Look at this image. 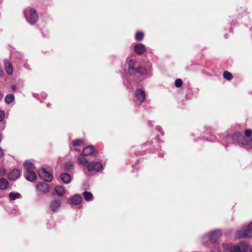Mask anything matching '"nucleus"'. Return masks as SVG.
Returning a JSON list of instances; mask_svg holds the SVG:
<instances>
[{"mask_svg":"<svg viewBox=\"0 0 252 252\" xmlns=\"http://www.w3.org/2000/svg\"><path fill=\"white\" fill-rule=\"evenodd\" d=\"M224 140L227 141L228 143H237L238 145L245 147L246 148H252V140H247L240 132H236L232 135H227Z\"/></svg>","mask_w":252,"mask_h":252,"instance_id":"f257e3e1","label":"nucleus"},{"mask_svg":"<svg viewBox=\"0 0 252 252\" xmlns=\"http://www.w3.org/2000/svg\"><path fill=\"white\" fill-rule=\"evenodd\" d=\"M220 236V230H213L202 236V243L206 247H211V245L216 244Z\"/></svg>","mask_w":252,"mask_h":252,"instance_id":"f03ea898","label":"nucleus"},{"mask_svg":"<svg viewBox=\"0 0 252 252\" xmlns=\"http://www.w3.org/2000/svg\"><path fill=\"white\" fill-rule=\"evenodd\" d=\"M24 15L28 22L32 25H34L38 19V16L34 8L28 7L24 11Z\"/></svg>","mask_w":252,"mask_h":252,"instance_id":"7ed1b4c3","label":"nucleus"},{"mask_svg":"<svg viewBox=\"0 0 252 252\" xmlns=\"http://www.w3.org/2000/svg\"><path fill=\"white\" fill-rule=\"evenodd\" d=\"M252 236V224H249L245 225L241 229L237 230L235 238L236 239L245 238L250 237Z\"/></svg>","mask_w":252,"mask_h":252,"instance_id":"20e7f679","label":"nucleus"},{"mask_svg":"<svg viewBox=\"0 0 252 252\" xmlns=\"http://www.w3.org/2000/svg\"><path fill=\"white\" fill-rule=\"evenodd\" d=\"M252 236V224H249L245 225L241 229L237 230L235 238L236 239L245 238L250 237Z\"/></svg>","mask_w":252,"mask_h":252,"instance_id":"39448f33","label":"nucleus"},{"mask_svg":"<svg viewBox=\"0 0 252 252\" xmlns=\"http://www.w3.org/2000/svg\"><path fill=\"white\" fill-rule=\"evenodd\" d=\"M146 99V94L142 89H136L134 93V101L141 104Z\"/></svg>","mask_w":252,"mask_h":252,"instance_id":"423d86ee","label":"nucleus"},{"mask_svg":"<svg viewBox=\"0 0 252 252\" xmlns=\"http://www.w3.org/2000/svg\"><path fill=\"white\" fill-rule=\"evenodd\" d=\"M223 252H243L242 249L238 246L230 244H223L221 245V251Z\"/></svg>","mask_w":252,"mask_h":252,"instance_id":"0eeeda50","label":"nucleus"},{"mask_svg":"<svg viewBox=\"0 0 252 252\" xmlns=\"http://www.w3.org/2000/svg\"><path fill=\"white\" fill-rule=\"evenodd\" d=\"M37 173L39 178L47 182H51L53 180V175L44 168L39 169Z\"/></svg>","mask_w":252,"mask_h":252,"instance_id":"6e6552de","label":"nucleus"},{"mask_svg":"<svg viewBox=\"0 0 252 252\" xmlns=\"http://www.w3.org/2000/svg\"><path fill=\"white\" fill-rule=\"evenodd\" d=\"M102 169V165L99 161H93L88 165L87 170L89 172L95 171L98 172Z\"/></svg>","mask_w":252,"mask_h":252,"instance_id":"1a4fd4ad","label":"nucleus"},{"mask_svg":"<svg viewBox=\"0 0 252 252\" xmlns=\"http://www.w3.org/2000/svg\"><path fill=\"white\" fill-rule=\"evenodd\" d=\"M37 188L39 191L43 193H47L50 191L49 185L43 182L38 183L37 185Z\"/></svg>","mask_w":252,"mask_h":252,"instance_id":"9d476101","label":"nucleus"},{"mask_svg":"<svg viewBox=\"0 0 252 252\" xmlns=\"http://www.w3.org/2000/svg\"><path fill=\"white\" fill-rule=\"evenodd\" d=\"M24 176L27 181L31 182H33L37 178L35 173L31 170L25 171Z\"/></svg>","mask_w":252,"mask_h":252,"instance_id":"9b49d317","label":"nucleus"},{"mask_svg":"<svg viewBox=\"0 0 252 252\" xmlns=\"http://www.w3.org/2000/svg\"><path fill=\"white\" fill-rule=\"evenodd\" d=\"M135 52L139 55H142L146 51L145 46L142 43H138L134 47Z\"/></svg>","mask_w":252,"mask_h":252,"instance_id":"f8f14e48","label":"nucleus"},{"mask_svg":"<svg viewBox=\"0 0 252 252\" xmlns=\"http://www.w3.org/2000/svg\"><path fill=\"white\" fill-rule=\"evenodd\" d=\"M20 173L18 169H14L13 171L10 172L8 175V177L9 180L15 181L20 177Z\"/></svg>","mask_w":252,"mask_h":252,"instance_id":"ddd939ff","label":"nucleus"},{"mask_svg":"<svg viewBox=\"0 0 252 252\" xmlns=\"http://www.w3.org/2000/svg\"><path fill=\"white\" fill-rule=\"evenodd\" d=\"M94 152V148L92 146H89L84 148L81 155L83 156H88L92 155Z\"/></svg>","mask_w":252,"mask_h":252,"instance_id":"4468645a","label":"nucleus"},{"mask_svg":"<svg viewBox=\"0 0 252 252\" xmlns=\"http://www.w3.org/2000/svg\"><path fill=\"white\" fill-rule=\"evenodd\" d=\"M61 205V201L60 200H54L51 202L50 209L53 212L57 211Z\"/></svg>","mask_w":252,"mask_h":252,"instance_id":"2eb2a0df","label":"nucleus"},{"mask_svg":"<svg viewBox=\"0 0 252 252\" xmlns=\"http://www.w3.org/2000/svg\"><path fill=\"white\" fill-rule=\"evenodd\" d=\"M71 203L74 205L80 204L82 201V197L81 195L76 194L74 195L70 199Z\"/></svg>","mask_w":252,"mask_h":252,"instance_id":"dca6fc26","label":"nucleus"},{"mask_svg":"<svg viewBox=\"0 0 252 252\" xmlns=\"http://www.w3.org/2000/svg\"><path fill=\"white\" fill-rule=\"evenodd\" d=\"M135 63V61L133 59L130 60L128 62V73L131 76H135L134 70L135 69V67L134 66Z\"/></svg>","mask_w":252,"mask_h":252,"instance_id":"f3484780","label":"nucleus"},{"mask_svg":"<svg viewBox=\"0 0 252 252\" xmlns=\"http://www.w3.org/2000/svg\"><path fill=\"white\" fill-rule=\"evenodd\" d=\"M135 76L136 73H139L141 75H147L148 74V71L147 69L142 65H139L138 67H136L134 70Z\"/></svg>","mask_w":252,"mask_h":252,"instance_id":"a211bd4d","label":"nucleus"},{"mask_svg":"<svg viewBox=\"0 0 252 252\" xmlns=\"http://www.w3.org/2000/svg\"><path fill=\"white\" fill-rule=\"evenodd\" d=\"M61 180L65 184H69L71 180V176L67 173H63L60 175Z\"/></svg>","mask_w":252,"mask_h":252,"instance_id":"6ab92c4d","label":"nucleus"},{"mask_svg":"<svg viewBox=\"0 0 252 252\" xmlns=\"http://www.w3.org/2000/svg\"><path fill=\"white\" fill-rule=\"evenodd\" d=\"M9 182L5 178H2L0 179V189H6L9 187Z\"/></svg>","mask_w":252,"mask_h":252,"instance_id":"aec40b11","label":"nucleus"},{"mask_svg":"<svg viewBox=\"0 0 252 252\" xmlns=\"http://www.w3.org/2000/svg\"><path fill=\"white\" fill-rule=\"evenodd\" d=\"M55 191L58 195L62 196L65 193L66 189L63 186H57L55 187Z\"/></svg>","mask_w":252,"mask_h":252,"instance_id":"412c9836","label":"nucleus"},{"mask_svg":"<svg viewBox=\"0 0 252 252\" xmlns=\"http://www.w3.org/2000/svg\"><path fill=\"white\" fill-rule=\"evenodd\" d=\"M24 168L25 171L27 170H32L34 169L35 166L33 163L31 162L29 160H26L24 163Z\"/></svg>","mask_w":252,"mask_h":252,"instance_id":"4be33fe9","label":"nucleus"},{"mask_svg":"<svg viewBox=\"0 0 252 252\" xmlns=\"http://www.w3.org/2000/svg\"><path fill=\"white\" fill-rule=\"evenodd\" d=\"M78 163L80 165H83L84 166H88L89 164L88 160L85 158L82 157H79L77 158Z\"/></svg>","mask_w":252,"mask_h":252,"instance_id":"5701e85b","label":"nucleus"},{"mask_svg":"<svg viewBox=\"0 0 252 252\" xmlns=\"http://www.w3.org/2000/svg\"><path fill=\"white\" fill-rule=\"evenodd\" d=\"M73 162L71 161L66 162L64 164L65 170L68 172H71L73 169Z\"/></svg>","mask_w":252,"mask_h":252,"instance_id":"b1692460","label":"nucleus"},{"mask_svg":"<svg viewBox=\"0 0 252 252\" xmlns=\"http://www.w3.org/2000/svg\"><path fill=\"white\" fill-rule=\"evenodd\" d=\"M20 196L21 194L19 192H10L8 194V196L11 200H14L16 198H19L20 197Z\"/></svg>","mask_w":252,"mask_h":252,"instance_id":"393cba45","label":"nucleus"},{"mask_svg":"<svg viewBox=\"0 0 252 252\" xmlns=\"http://www.w3.org/2000/svg\"><path fill=\"white\" fill-rule=\"evenodd\" d=\"M83 195L84 197V199L87 201L92 200L93 197V194L91 192L88 191H84L83 193Z\"/></svg>","mask_w":252,"mask_h":252,"instance_id":"a878e982","label":"nucleus"},{"mask_svg":"<svg viewBox=\"0 0 252 252\" xmlns=\"http://www.w3.org/2000/svg\"><path fill=\"white\" fill-rule=\"evenodd\" d=\"M14 100V96L12 94H8L5 97V102L9 104L11 103Z\"/></svg>","mask_w":252,"mask_h":252,"instance_id":"bb28decb","label":"nucleus"},{"mask_svg":"<svg viewBox=\"0 0 252 252\" xmlns=\"http://www.w3.org/2000/svg\"><path fill=\"white\" fill-rule=\"evenodd\" d=\"M5 69L7 73L10 75L12 73L13 70L11 64L9 63H5L4 64Z\"/></svg>","mask_w":252,"mask_h":252,"instance_id":"cd10ccee","label":"nucleus"},{"mask_svg":"<svg viewBox=\"0 0 252 252\" xmlns=\"http://www.w3.org/2000/svg\"><path fill=\"white\" fill-rule=\"evenodd\" d=\"M223 76L227 80H230L233 78V75L232 73L227 71H225L223 72Z\"/></svg>","mask_w":252,"mask_h":252,"instance_id":"c85d7f7f","label":"nucleus"},{"mask_svg":"<svg viewBox=\"0 0 252 252\" xmlns=\"http://www.w3.org/2000/svg\"><path fill=\"white\" fill-rule=\"evenodd\" d=\"M144 38V33L142 32H138L135 34V39L137 41H141Z\"/></svg>","mask_w":252,"mask_h":252,"instance_id":"c756f323","label":"nucleus"},{"mask_svg":"<svg viewBox=\"0 0 252 252\" xmlns=\"http://www.w3.org/2000/svg\"><path fill=\"white\" fill-rule=\"evenodd\" d=\"M83 143V141L81 139H76L72 141V144L74 147H79Z\"/></svg>","mask_w":252,"mask_h":252,"instance_id":"7c9ffc66","label":"nucleus"},{"mask_svg":"<svg viewBox=\"0 0 252 252\" xmlns=\"http://www.w3.org/2000/svg\"><path fill=\"white\" fill-rule=\"evenodd\" d=\"M183 84V81L181 79H177L175 82V85L176 87L179 88Z\"/></svg>","mask_w":252,"mask_h":252,"instance_id":"2f4dec72","label":"nucleus"},{"mask_svg":"<svg viewBox=\"0 0 252 252\" xmlns=\"http://www.w3.org/2000/svg\"><path fill=\"white\" fill-rule=\"evenodd\" d=\"M243 250L245 252L247 251H250V252H252V246L250 245H246L243 248Z\"/></svg>","mask_w":252,"mask_h":252,"instance_id":"473e14b6","label":"nucleus"},{"mask_svg":"<svg viewBox=\"0 0 252 252\" xmlns=\"http://www.w3.org/2000/svg\"><path fill=\"white\" fill-rule=\"evenodd\" d=\"M252 130L250 129H248L245 130V136H246L247 137H249L250 136H251L252 135Z\"/></svg>","mask_w":252,"mask_h":252,"instance_id":"72a5a7b5","label":"nucleus"},{"mask_svg":"<svg viewBox=\"0 0 252 252\" xmlns=\"http://www.w3.org/2000/svg\"><path fill=\"white\" fill-rule=\"evenodd\" d=\"M5 117V113L2 110H0V122L3 120Z\"/></svg>","mask_w":252,"mask_h":252,"instance_id":"f704fd0d","label":"nucleus"},{"mask_svg":"<svg viewBox=\"0 0 252 252\" xmlns=\"http://www.w3.org/2000/svg\"><path fill=\"white\" fill-rule=\"evenodd\" d=\"M156 129L158 130L160 133L161 134V135H163V132L162 131V128L160 126H157L156 127Z\"/></svg>","mask_w":252,"mask_h":252,"instance_id":"c9c22d12","label":"nucleus"},{"mask_svg":"<svg viewBox=\"0 0 252 252\" xmlns=\"http://www.w3.org/2000/svg\"><path fill=\"white\" fill-rule=\"evenodd\" d=\"M211 136L212 137L210 139H209V138L208 137H206V138L207 139V140H210V141H214V137L215 138L216 137V136H214L213 135H211Z\"/></svg>","mask_w":252,"mask_h":252,"instance_id":"e433bc0d","label":"nucleus"},{"mask_svg":"<svg viewBox=\"0 0 252 252\" xmlns=\"http://www.w3.org/2000/svg\"><path fill=\"white\" fill-rule=\"evenodd\" d=\"M3 70L2 69L1 67H0V76H1L3 75Z\"/></svg>","mask_w":252,"mask_h":252,"instance_id":"4c0bfd02","label":"nucleus"},{"mask_svg":"<svg viewBox=\"0 0 252 252\" xmlns=\"http://www.w3.org/2000/svg\"><path fill=\"white\" fill-rule=\"evenodd\" d=\"M3 155V152L2 149L0 148V158L2 157Z\"/></svg>","mask_w":252,"mask_h":252,"instance_id":"58836bf2","label":"nucleus"},{"mask_svg":"<svg viewBox=\"0 0 252 252\" xmlns=\"http://www.w3.org/2000/svg\"><path fill=\"white\" fill-rule=\"evenodd\" d=\"M163 156V153H160L158 154V157H159L162 158Z\"/></svg>","mask_w":252,"mask_h":252,"instance_id":"ea45409f","label":"nucleus"},{"mask_svg":"<svg viewBox=\"0 0 252 252\" xmlns=\"http://www.w3.org/2000/svg\"><path fill=\"white\" fill-rule=\"evenodd\" d=\"M3 97V94L0 92V100H1Z\"/></svg>","mask_w":252,"mask_h":252,"instance_id":"a19ab883","label":"nucleus"},{"mask_svg":"<svg viewBox=\"0 0 252 252\" xmlns=\"http://www.w3.org/2000/svg\"><path fill=\"white\" fill-rule=\"evenodd\" d=\"M217 251H218V252H220V248H219V247L217 248Z\"/></svg>","mask_w":252,"mask_h":252,"instance_id":"79ce46f5","label":"nucleus"},{"mask_svg":"<svg viewBox=\"0 0 252 252\" xmlns=\"http://www.w3.org/2000/svg\"><path fill=\"white\" fill-rule=\"evenodd\" d=\"M224 146H225L226 147L227 146V145H226L225 144H224Z\"/></svg>","mask_w":252,"mask_h":252,"instance_id":"37998d69","label":"nucleus"}]
</instances>
